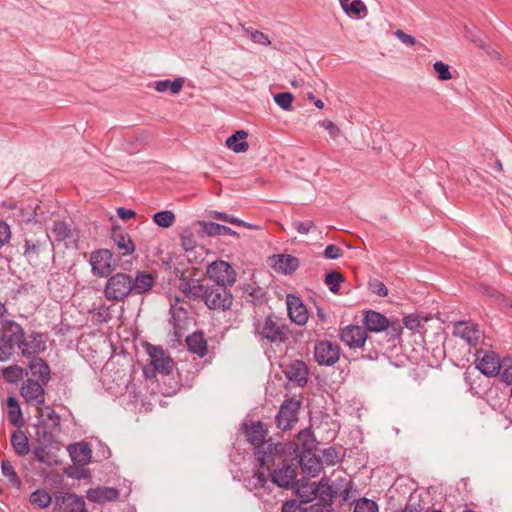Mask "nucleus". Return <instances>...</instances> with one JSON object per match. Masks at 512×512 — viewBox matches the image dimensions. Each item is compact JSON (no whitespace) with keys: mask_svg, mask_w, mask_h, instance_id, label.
Instances as JSON below:
<instances>
[{"mask_svg":"<svg viewBox=\"0 0 512 512\" xmlns=\"http://www.w3.org/2000/svg\"><path fill=\"white\" fill-rule=\"evenodd\" d=\"M245 427L247 440L254 446L256 461L259 462L260 467L269 469L268 465L274 462V457L282 455L285 443H275L272 438L265 440L267 428L261 421L253 422L250 426L245 425Z\"/></svg>","mask_w":512,"mask_h":512,"instance_id":"f257e3e1","label":"nucleus"},{"mask_svg":"<svg viewBox=\"0 0 512 512\" xmlns=\"http://www.w3.org/2000/svg\"><path fill=\"white\" fill-rule=\"evenodd\" d=\"M339 337L349 348H361L363 351L367 350V345L372 344L371 338L368 337L366 330L358 325H347L340 329ZM378 357V349L372 347L368 349L367 358L375 360Z\"/></svg>","mask_w":512,"mask_h":512,"instance_id":"f03ea898","label":"nucleus"},{"mask_svg":"<svg viewBox=\"0 0 512 512\" xmlns=\"http://www.w3.org/2000/svg\"><path fill=\"white\" fill-rule=\"evenodd\" d=\"M132 276L125 272L111 274L104 286L103 294L108 301L122 302L132 295Z\"/></svg>","mask_w":512,"mask_h":512,"instance_id":"7ed1b4c3","label":"nucleus"},{"mask_svg":"<svg viewBox=\"0 0 512 512\" xmlns=\"http://www.w3.org/2000/svg\"><path fill=\"white\" fill-rule=\"evenodd\" d=\"M22 342V327L13 320H7L0 329V362L8 360Z\"/></svg>","mask_w":512,"mask_h":512,"instance_id":"20e7f679","label":"nucleus"},{"mask_svg":"<svg viewBox=\"0 0 512 512\" xmlns=\"http://www.w3.org/2000/svg\"><path fill=\"white\" fill-rule=\"evenodd\" d=\"M282 454H294L293 460L298 462L304 474L311 477L317 476L322 469V460L315 455L314 451H300V447L292 442L285 443Z\"/></svg>","mask_w":512,"mask_h":512,"instance_id":"39448f33","label":"nucleus"},{"mask_svg":"<svg viewBox=\"0 0 512 512\" xmlns=\"http://www.w3.org/2000/svg\"><path fill=\"white\" fill-rule=\"evenodd\" d=\"M255 333L269 344H280L288 339L285 325L274 314L268 315L262 324H257Z\"/></svg>","mask_w":512,"mask_h":512,"instance_id":"423d86ee","label":"nucleus"},{"mask_svg":"<svg viewBox=\"0 0 512 512\" xmlns=\"http://www.w3.org/2000/svg\"><path fill=\"white\" fill-rule=\"evenodd\" d=\"M230 287L211 284L207 285L204 303L211 310L226 311L231 308L233 303V295Z\"/></svg>","mask_w":512,"mask_h":512,"instance_id":"0eeeda50","label":"nucleus"},{"mask_svg":"<svg viewBox=\"0 0 512 512\" xmlns=\"http://www.w3.org/2000/svg\"><path fill=\"white\" fill-rule=\"evenodd\" d=\"M45 410L46 413L41 407V410L37 411L39 418L37 435L44 443H50L53 434L60 431L61 418L53 408L47 406Z\"/></svg>","mask_w":512,"mask_h":512,"instance_id":"6e6552de","label":"nucleus"},{"mask_svg":"<svg viewBox=\"0 0 512 512\" xmlns=\"http://www.w3.org/2000/svg\"><path fill=\"white\" fill-rule=\"evenodd\" d=\"M206 274L214 283L232 287L236 282L237 273L232 265L224 260H216L207 266Z\"/></svg>","mask_w":512,"mask_h":512,"instance_id":"1a4fd4ad","label":"nucleus"},{"mask_svg":"<svg viewBox=\"0 0 512 512\" xmlns=\"http://www.w3.org/2000/svg\"><path fill=\"white\" fill-rule=\"evenodd\" d=\"M46 384L39 383L34 378H26L20 387V395L29 406H34L37 411L41 410V406L45 404Z\"/></svg>","mask_w":512,"mask_h":512,"instance_id":"9d476101","label":"nucleus"},{"mask_svg":"<svg viewBox=\"0 0 512 512\" xmlns=\"http://www.w3.org/2000/svg\"><path fill=\"white\" fill-rule=\"evenodd\" d=\"M301 403L295 398H289L283 401L279 411L275 416V422L282 431L289 430L298 421V414Z\"/></svg>","mask_w":512,"mask_h":512,"instance_id":"9b49d317","label":"nucleus"},{"mask_svg":"<svg viewBox=\"0 0 512 512\" xmlns=\"http://www.w3.org/2000/svg\"><path fill=\"white\" fill-rule=\"evenodd\" d=\"M341 353L340 346L328 340H320L314 346L315 361L321 366H333L339 361Z\"/></svg>","mask_w":512,"mask_h":512,"instance_id":"f8f14e48","label":"nucleus"},{"mask_svg":"<svg viewBox=\"0 0 512 512\" xmlns=\"http://www.w3.org/2000/svg\"><path fill=\"white\" fill-rule=\"evenodd\" d=\"M92 273L98 277H108L115 269V260L109 249H99L90 255Z\"/></svg>","mask_w":512,"mask_h":512,"instance_id":"ddd939ff","label":"nucleus"},{"mask_svg":"<svg viewBox=\"0 0 512 512\" xmlns=\"http://www.w3.org/2000/svg\"><path fill=\"white\" fill-rule=\"evenodd\" d=\"M54 504L58 512H88L83 497L73 493L56 492Z\"/></svg>","mask_w":512,"mask_h":512,"instance_id":"4468645a","label":"nucleus"},{"mask_svg":"<svg viewBox=\"0 0 512 512\" xmlns=\"http://www.w3.org/2000/svg\"><path fill=\"white\" fill-rule=\"evenodd\" d=\"M19 349L21 350L23 356H37V354L46 350V341L44 335L39 332H32L26 338L24 330L22 329V342L19 345Z\"/></svg>","mask_w":512,"mask_h":512,"instance_id":"2eb2a0df","label":"nucleus"},{"mask_svg":"<svg viewBox=\"0 0 512 512\" xmlns=\"http://www.w3.org/2000/svg\"><path fill=\"white\" fill-rule=\"evenodd\" d=\"M110 238L114 242L121 256H128L135 252L136 246L130 235L118 224L113 223Z\"/></svg>","mask_w":512,"mask_h":512,"instance_id":"dca6fc26","label":"nucleus"},{"mask_svg":"<svg viewBox=\"0 0 512 512\" xmlns=\"http://www.w3.org/2000/svg\"><path fill=\"white\" fill-rule=\"evenodd\" d=\"M26 376L47 385L51 380V369L43 358L34 356L28 362Z\"/></svg>","mask_w":512,"mask_h":512,"instance_id":"f3484780","label":"nucleus"},{"mask_svg":"<svg viewBox=\"0 0 512 512\" xmlns=\"http://www.w3.org/2000/svg\"><path fill=\"white\" fill-rule=\"evenodd\" d=\"M50 242L53 245V242L50 239L48 233H42L41 236H26L24 239L23 245V255L31 260L37 259L42 250L47 249V244Z\"/></svg>","mask_w":512,"mask_h":512,"instance_id":"a211bd4d","label":"nucleus"},{"mask_svg":"<svg viewBox=\"0 0 512 512\" xmlns=\"http://www.w3.org/2000/svg\"><path fill=\"white\" fill-rule=\"evenodd\" d=\"M476 368L485 376H497L501 370V359L494 351H485L476 359Z\"/></svg>","mask_w":512,"mask_h":512,"instance_id":"6ab92c4d","label":"nucleus"},{"mask_svg":"<svg viewBox=\"0 0 512 512\" xmlns=\"http://www.w3.org/2000/svg\"><path fill=\"white\" fill-rule=\"evenodd\" d=\"M286 305L290 320L297 325H305L308 320V312L303 301L298 296L288 294Z\"/></svg>","mask_w":512,"mask_h":512,"instance_id":"aec40b11","label":"nucleus"},{"mask_svg":"<svg viewBox=\"0 0 512 512\" xmlns=\"http://www.w3.org/2000/svg\"><path fill=\"white\" fill-rule=\"evenodd\" d=\"M296 469L294 464L283 463L271 473V481L281 488H291L296 483Z\"/></svg>","mask_w":512,"mask_h":512,"instance_id":"412c9836","label":"nucleus"},{"mask_svg":"<svg viewBox=\"0 0 512 512\" xmlns=\"http://www.w3.org/2000/svg\"><path fill=\"white\" fill-rule=\"evenodd\" d=\"M285 376L300 387H304L308 382L309 369L304 361L293 360L284 369Z\"/></svg>","mask_w":512,"mask_h":512,"instance_id":"4be33fe9","label":"nucleus"},{"mask_svg":"<svg viewBox=\"0 0 512 512\" xmlns=\"http://www.w3.org/2000/svg\"><path fill=\"white\" fill-rule=\"evenodd\" d=\"M156 283V276L145 270H138L132 276V294L143 295L152 290Z\"/></svg>","mask_w":512,"mask_h":512,"instance_id":"5701e85b","label":"nucleus"},{"mask_svg":"<svg viewBox=\"0 0 512 512\" xmlns=\"http://www.w3.org/2000/svg\"><path fill=\"white\" fill-rule=\"evenodd\" d=\"M337 496V490L330 484V479L323 477L314 486V499H318L323 507H330Z\"/></svg>","mask_w":512,"mask_h":512,"instance_id":"b1692460","label":"nucleus"},{"mask_svg":"<svg viewBox=\"0 0 512 512\" xmlns=\"http://www.w3.org/2000/svg\"><path fill=\"white\" fill-rule=\"evenodd\" d=\"M151 365L154 370L163 375H169L173 369V361L160 347L152 346L149 351Z\"/></svg>","mask_w":512,"mask_h":512,"instance_id":"393cba45","label":"nucleus"},{"mask_svg":"<svg viewBox=\"0 0 512 512\" xmlns=\"http://www.w3.org/2000/svg\"><path fill=\"white\" fill-rule=\"evenodd\" d=\"M363 324V328L366 330L367 334L368 332L378 333L382 332L385 328H387V325L389 324V319L380 312L374 310H367L364 313Z\"/></svg>","mask_w":512,"mask_h":512,"instance_id":"a878e982","label":"nucleus"},{"mask_svg":"<svg viewBox=\"0 0 512 512\" xmlns=\"http://www.w3.org/2000/svg\"><path fill=\"white\" fill-rule=\"evenodd\" d=\"M242 296L246 302L254 306H262L267 302V293L256 283H245L242 287Z\"/></svg>","mask_w":512,"mask_h":512,"instance_id":"bb28decb","label":"nucleus"},{"mask_svg":"<svg viewBox=\"0 0 512 512\" xmlns=\"http://www.w3.org/2000/svg\"><path fill=\"white\" fill-rule=\"evenodd\" d=\"M69 455L76 465H87L92 458V451L88 445V443L80 442L75 444H70L67 447Z\"/></svg>","mask_w":512,"mask_h":512,"instance_id":"cd10ccee","label":"nucleus"},{"mask_svg":"<svg viewBox=\"0 0 512 512\" xmlns=\"http://www.w3.org/2000/svg\"><path fill=\"white\" fill-rule=\"evenodd\" d=\"M119 497V492L113 487H97L87 491V498L91 502L103 504L109 501H115Z\"/></svg>","mask_w":512,"mask_h":512,"instance_id":"c85d7f7f","label":"nucleus"},{"mask_svg":"<svg viewBox=\"0 0 512 512\" xmlns=\"http://www.w3.org/2000/svg\"><path fill=\"white\" fill-rule=\"evenodd\" d=\"M170 314H171V323L174 328L182 329L187 323L188 320V311L181 304V300L179 297L175 298V302L170 305Z\"/></svg>","mask_w":512,"mask_h":512,"instance_id":"c756f323","label":"nucleus"},{"mask_svg":"<svg viewBox=\"0 0 512 512\" xmlns=\"http://www.w3.org/2000/svg\"><path fill=\"white\" fill-rule=\"evenodd\" d=\"M339 2L349 17L362 19L368 14L367 7L362 0H339Z\"/></svg>","mask_w":512,"mask_h":512,"instance_id":"7c9ffc66","label":"nucleus"},{"mask_svg":"<svg viewBox=\"0 0 512 512\" xmlns=\"http://www.w3.org/2000/svg\"><path fill=\"white\" fill-rule=\"evenodd\" d=\"M247 137V131L237 130L235 133H233L226 139L225 145L227 148L231 149L235 153H244L249 148V144L248 142H246Z\"/></svg>","mask_w":512,"mask_h":512,"instance_id":"2f4dec72","label":"nucleus"},{"mask_svg":"<svg viewBox=\"0 0 512 512\" xmlns=\"http://www.w3.org/2000/svg\"><path fill=\"white\" fill-rule=\"evenodd\" d=\"M186 345L190 352L197 354L199 357H204L207 354V340L203 332H194L187 336Z\"/></svg>","mask_w":512,"mask_h":512,"instance_id":"473e14b6","label":"nucleus"},{"mask_svg":"<svg viewBox=\"0 0 512 512\" xmlns=\"http://www.w3.org/2000/svg\"><path fill=\"white\" fill-rule=\"evenodd\" d=\"M199 225L201 226L203 233L209 237H214L218 235L238 236V233L232 230L230 227H227L216 222L200 221Z\"/></svg>","mask_w":512,"mask_h":512,"instance_id":"72a5a7b5","label":"nucleus"},{"mask_svg":"<svg viewBox=\"0 0 512 512\" xmlns=\"http://www.w3.org/2000/svg\"><path fill=\"white\" fill-rule=\"evenodd\" d=\"M6 404L8 410V419L10 423L17 428H21L24 425V420L22 410L17 398L14 396H9L7 398Z\"/></svg>","mask_w":512,"mask_h":512,"instance_id":"f704fd0d","label":"nucleus"},{"mask_svg":"<svg viewBox=\"0 0 512 512\" xmlns=\"http://www.w3.org/2000/svg\"><path fill=\"white\" fill-rule=\"evenodd\" d=\"M293 443L300 447V451H314L318 444L313 431L309 428L301 430L297 434V442Z\"/></svg>","mask_w":512,"mask_h":512,"instance_id":"c9c22d12","label":"nucleus"},{"mask_svg":"<svg viewBox=\"0 0 512 512\" xmlns=\"http://www.w3.org/2000/svg\"><path fill=\"white\" fill-rule=\"evenodd\" d=\"M277 257L276 265L283 274H291L298 269L300 263L297 257L290 254H280Z\"/></svg>","mask_w":512,"mask_h":512,"instance_id":"e433bc0d","label":"nucleus"},{"mask_svg":"<svg viewBox=\"0 0 512 512\" xmlns=\"http://www.w3.org/2000/svg\"><path fill=\"white\" fill-rule=\"evenodd\" d=\"M52 232L56 242H63L74 238V230L65 221H54Z\"/></svg>","mask_w":512,"mask_h":512,"instance_id":"4c0bfd02","label":"nucleus"},{"mask_svg":"<svg viewBox=\"0 0 512 512\" xmlns=\"http://www.w3.org/2000/svg\"><path fill=\"white\" fill-rule=\"evenodd\" d=\"M11 444L13 446L14 451L20 455L24 456L29 453V441L27 436L23 432H13L11 435Z\"/></svg>","mask_w":512,"mask_h":512,"instance_id":"58836bf2","label":"nucleus"},{"mask_svg":"<svg viewBox=\"0 0 512 512\" xmlns=\"http://www.w3.org/2000/svg\"><path fill=\"white\" fill-rule=\"evenodd\" d=\"M459 334L466 340L470 345H476L479 341V330L474 325L467 323L461 324L458 327Z\"/></svg>","mask_w":512,"mask_h":512,"instance_id":"ea45409f","label":"nucleus"},{"mask_svg":"<svg viewBox=\"0 0 512 512\" xmlns=\"http://www.w3.org/2000/svg\"><path fill=\"white\" fill-rule=\"evenodd\" d=\"M30 502L39 508H46L51 504L52 497L45 489H37L31 493Z\"/></svg>","mask_w":512,"mask_h":512,"instance_id":"a19ab883","label":"nucleus"},{"mask_svg":"<svg viewBox=\"0 0 512 512\" xmlns=\"http://www.w3.org/2000/svg\"><path fill=\"white\" fill-rule=\"evenodd\" d=\"M314 486L315 483H301L296 489V495L299 497L300 502L307 504L314 500Z\"/></svg>","mask_w":512,"mask_h":512,"instance_id":"79ce46f5","label":"nucleus"},{"mask_svg":"<svg viewBox=\"0 0 512 512\" xmlns=\"http://www.w3.org/2000/svg\"><path fill=\"white\" fill-rule=\"evenodd\" d=\"M1 472H2V475L6 478H8L9 482L15 486V487H20L21 485V480L20 478L18 477L12 463L9 461V460H3L1 462Z\"/></svg>","mask_w":512,"mask_h":512,"instance_id":"37998d69","label":"nucleus"},{"mask_svg":"<svg viewBox=\"0 0 512 512\" xmlns=\"http://www.w3.org/2000/svg\"><path fill=\"white\" fill-rule=\"evenodd\" d=\"M345 281L344 276L337 271H330L325 276V284L329 287V290L336 294L340 290V284Z\"/></svg>","mask_w":512,"mask_h":512,"instance_id":"c03bdc74","label":"nucleus"},{"mask_svg":"<svg viewBox=\"0 0 512 512\" xmlns=\"http://www.w3.org/2000/svg\"><path fill=\"white\" fill-rule=\"evenodd\" d=\"M242 30L256 44H260V45L266 46V47L271 44L269 37L259 30L253 29L252 27H245V26H242Z\"/></svg>","mask_w":512,"mask_h":512,"instance_id":"a18cd8bd","label":"nucleus"},{"mask_svg":"<svg viewBox=\"0 0 512 512\" xmlns=\"http://www.w3.org/2000/svg\"><path fill=\"white\" fill-rule=\"evenodd\" d=\"M153 221L162 228H168L173 225L175 221V215L172 211L163 210L156 212L153 215Z\"/></svg>","mask_w":512,"mask_h":512,"instance_id":"49530a36","label":"nucleus"},{"mask_svg":"<svg viewBox=\"0 0 512 512\" xmlns=\"http://www.w3.org/2000/svg\"><path fill=\"white\" fill-rule=\"evenodd\" d=\"M501 381L511 385L512 384V357H504L501 359V370L498 373Z\"/></svg>","mask_w":512,"mask_h":512,"instance_id":"de8ad7c7","label":"nucleus"},{"mask_svg":"<svg viewBox=\"0 0 512 512\" xmlns=\"http://www.w3.org/2000/svg\"><path fill=\"white\" fill-rule=\"evenodd\" d=\"M23 369L17 364L3 369V377L9 383H16L23 378Z\"/></svg>","mask_w":512,"mask_h":512,"instance_id":"09e8293b","label":"nucleus"},{"mask_svg":"<svg viewBox=\"0 0 512 512\" xmlns=\"http://www.w3.org/2000/svg\"><path fill=\"white\" fill-rule=\"evenodd\" d=\"M354 512H379V508L374 500L363 497L356 502Z\"/></svg>","mask_w":512,"mask_h":512,"instance_id":"8fccbe9b","label":"nucleus"},{"mask_svg":"<svg viewBox=\"0 0 512 512\" xmlns=\"http://www.w3.org/2000/svg\"><path fill=\"white\" fill-rule=\"evenodd\" d=\"M65 474L67 475V477L72 478V479H77V480L87 479L90 477V472L88 469L83 468V466L76 465V464L66 468Z\"/></svg>","mask_w":512,"mask_h":512,"instance_id":"3c124183","label":"nucleus"},{"mask_svg":"<svg viewBox=\"0 0 512 512\" xmlns=\"http://www.w3.org/2000/svg\"><path fill=\"white\" fill-rule=\"evenodd\" d=\"M206 287L207 285H204L200 282V280L195 279L193 280L191 290L186 297L190 300L202 299L204 301Z\"/></svg>","mask_w":512,"mask_h":512,"instance_id":"603ef678","label":"nucleus"},{"mask_svg":"<svg viewBox=\"0 0 512 512\" xmlns=\"http://www.w3.org/2000/svg\"><path fill=\"white\" fill-rule=\"evenodd\" d=\"M294 96L290 92H281L274 95L275 103L283 110L289 111L292 108Z\"/></svg>","mask_w":512,"mask_h":512,"instance_id":"864d4df0","label":"nucleus"},{"mask_svg":"<svg viewBox=\"0 0 512 512\" xmlns=\"http://www.w3.org/2000/svg\"><path fill=\"white\" fill-rule=\"evenodd\" d=\"M208 216L210 218L215 219V220L222 221V222H227V223H230V224H233V225L242 224V220L241 219L236 218L235 216L227 214L225 212L211 210V211L208 212Z\"/></svg>","mask_w":512,"mask_h":512,"instance_id":"5fc2aeb1","label":"nucleus"},{"mask_svg":"<svg viewBox=\"0 0 512 512\" xmlns=\"http://www.w3.org/2000/svg\"><path fill=\"white\" fill-rule=\"evenodd\" d=\"M383 331H385L386 335L389 337L388 341L394 342L402 334L403 327L399 321H389L387 328H385Z\"/></svg>","mask_w":512,"mask_h":512,"instance_id":"6e6d98bb","label":"nucleus"},{"mask_svg":"<svg viewBox=\"0 0 512 512\" xmlns=\"http://www.w3.org/2000/svg\"><path fill=\"white\" fill-rule=\"evenodd\" d=\"M292 227L299 233V234H302V235H306L312 231H316L317 230V226L316 224L311 221V220H306V221H294L292 223Z\"/></svg>","mask_w":512,"mask_h":512,"instance_id":"4d7b16f0","label":"nucleus"},{"mask_svg":"<svg viewBox=\"0 0 512 512\" xmlns=\"http://www.w3.org/2000/svg\"><path fill=\"white\" fill-rule=\"evenodd\" d=\"M368 287H369V290L377 296L385 297L388 295L387 287L385 286V284L382 281H380L378 279H371L368 282Z\"/></svg>","mask_w":512,"mask_h":512,"instance_id":"13d9d810","label":"nucleus"},{"mask_svg":"<svg viewBox=\"0 0 512 512\" xmlns=\"http://www.w3.org/2000/svg\"><path fill=\"white\" fill-rule=\"evenodd\" d=\"M323 460L327 465H335L340 461L339 452L334 447H329L322 452Z\"/></svg>","mask_w":512,"mask_h":512,"instance_id":"bf43d9fd","label":"nucleus"},{"mask_svg":"<svg viewBox=\"0 0 512 512\" xmlns=\"http://www.w3.org/2000/svg\"><path fill=\"white\" fill-rule=\"evenodd\" d=\"M434 70L438 74V79L441 81H447L452 78V75L449 70V66L442 61H436L433 65Z\"/></svg>","mask_w":512,"mask_h":512,"instance_id":"052dcab7","label":"nucleus"},{"mask_svg":"<svg viewBox=\"0 0 512 512\" xmlns=\"http://www.w3.org/2000/svg\"><path fill=\"white\" fill-rule=\"evenodd\" d=\"M303 503H298L295 499L286 500L281 512H307V508L302 506Z\"/></svg>","mask_w":512,"mask_h":512,"instance_id":"680f3d73","label":"nucleus"},{"mask_svg":"<svg viewBox=\"0 0 512 512\" xmlns=\"http://www.w3.org/2000/svg\"><path fill=\"white\" fill-rule=\"evenodd\" d=\"M403 324L404 326L411 330V331H419V329L422 327L421 320L416 315H407L403 318Z\"/></svg>","mask_w":512,"mask_h":512,"instance_id":"e2e57ef3","label":"nucleus"},{"mask_svg":"<svg viewBox=\"0 0 512 512\" xmlns=\"http://www.w3.org/2000/svg\"><path fill=\"white\" fill-rule=\"evenodd\" d=\"M181 245L185 251H192L196 246V241L192 232L185 231L181 234Z\"/></svg>","mask_w":512,"mask_h":512,"instance_id":"0e129e2a","label":"nucleus"},{"mask_svg":"<svg viewBox=\"0 0 512 512\" xmlns=\"http://www.w3.org/2000/svg\"><path fill=\"white\" fill-rule=\"evenodd\" d=\"M33 454L36 460L40 463L46 464L48 466L52 465V462L48 459V452L44 446H38L34 449Z\"/></svg>","mask_w":512,"mask_h":512,"instance_id":"69168bd1","label":"nucleus"},{"mask_svg":"<svg viewBox=\"0 0 512 512\" xmlns=\"http://www.w3.org/2000/svg\"><path fill=\"white\" fill-rule=\"evenodd\" d=\"M11 237V231L9 225L0 220V248L8 242Z\"/></svg>","mask_w":512,"mask_h":512,"instance_id":"338daca9","label":"nucleus"},{"mask_svg":"<svg viewBox=\"0 0 512 512\" xmlns=\"http://www.w3.org/2000/svg\"><path fill=\"white\" fill-rule=\"evenodd\" d=\"M323 255L327 259H337L342 255V251L338 246L329 244L325 248Z\"/></svg>","mask_w":512,"mask_h":512,"instance_id":"774afa93","label":"nucleus"}]
</instances>
